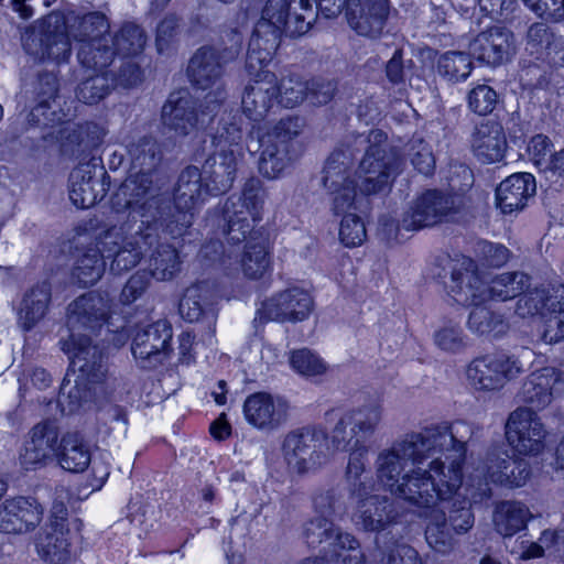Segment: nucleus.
<instances>
[{"label": "nucleus", "mask_w": 564, "mask_h": 564, "mask_svg": "<svg viewBox=\"0 0 564 564\" xmlns=\"http://www.w3.org/2000/svg\"><path fill=\"white\" fill-rule=\"evenodd\" d=\"M59 80L54 72H41L25 87L23 95L30 107L28 124L35 128H54L62 123L67 113L59 104Z\"/></svg>", "instance_id": "10"}, {"label": "nucleus", "mask_w": 564, "mask_h": 564, "mask_svg": "<svg viewBox=\"0 0 564 564\" xmlns=\"http://www.w3.org/2000/svg\"><path fill=\"white\" fill-rule=\"evenodd\" d=\"M51 299L52 286L47 281L36 283L24 293L18 311V321L24 330H31L45 317Z\"/></svg>", "instance_id": "37"}, {"label": "nucleus", "mask_w": 564, "mask_h": 564, "mask_svg": "<svg viewBox=\"0 0 564 564\" xmlns=\"http://www.w3.org/2000/svg\"><path fill=\"white\" fill-rule=\"evenodd\" d=\"M149 219L130 220L112 225L100 231L96 242L102 253L111 259L110 271L122 274L135 268L144 254L158 242V229Z\"/></svg>", "instance_id": "4"}, {"label": "nucleus", "mask_w": 564, "mask_h": 564, "mask_svg": "<svg viewBox=\"0 0 564 564\" xmlns=\"http://www.w3.org/2000/svg\"><path fill=\"white\" fill-rule=\"evenodd\" d=\"M110 43L116 54L134 56L143 51L147 43V35L139 25L128 22L111 36Z\"/></svg>", "instance_id": "57"}, {"label": "nucleus", "mask_w": 564, "mask_h": 564, "mask_svg": "<svg viewBox=\"0 0 564 564\" xmlns=\"http://www.w3.org/2000/svg\"><path fill=\"white\" fill-rule=\"evenodd\" d=\"M131 170L152 174L161 164L163 151L158 140L151 135H143L128 145Z\"/></svg>", "instance_id": "44"}, {"label": "nucleus", "mask_w": 564, "mask_h": 564, "mask_svg": "<svg viewBox=\"0 0 564 564\" xmlns=\"http://www.w3.org/2000/svg\"><path fill=\"white\" fill-rule=\"evenodd\" d=\"M347 147L355 149L356 156L365 152L358 167L359 189L365 195L378 194L389 188L401 171V159L389 147L384 131L373 129L365 134H350Z\"/></svg>", "instance_id": "5"}, {"label": "nucleus", "mask_w": 564, "mask_h": 564, "mask_svg": "<svg viewBox=\"0 0 564 564\" xmlns=\"http://www.w3.org/2000/svg\"><path fill=\"white\" fill-rule=\"evenodd\" d=\"M303 538L311 547L322 546L325 554L338 550L343 536L348 533L341 532L333 519L314 516L303 524Z\"/></svg>", "instance_id": "41"}, {"label": "nucleus", "mask_w": 564, "mask_h": 564, "mask_svg": "<svg viewBox=\"0 0 564 564\" xmlns=\"http://www.w3.org/2000/svg\"><path fill=\"white\" fill-rule=\"evenodd\" d=\"M389 15L388 0H348L346 17L348 24L357 34L379 37Z\"/></svg>", "instance_id": "30"}, {"label": "nucleus", "mask_w": 564, "mask_h": 564, "mask_svg": "<svg viewBox=\"0 0 564 564\" xmlns=\"http://www.w3.org/2000/svg\"><path fill=\"white\" fill-rule=\"evenodd\" d=\"M307 80L299 75L282 77L278 83L279 102L285 108H293L307 98Z\"/></svg>", "instance_id": "64"}, {"label": "nucleus", "mask_w": 564, "mask_h": 564, "mask_svg": "<svg viewBox=\"0 0 564 564\" xmlns=\"http://www.w3.org/2000/svg\"><path fill=\"white\" fill-rule=\"evenodd\" d=\"M452 531L445 512L434 513L425 529L426 542L435 552L448 554L456 545V539Z\"/></svg>", "instance_id": "54"}, {"label": "nucleus", "mask_w": 564, "mask_h": 564, "mask_svg": "<svg viewBox=\"0 0 564 564\" xmlns=\"http://www.w3.org/2000/svg\"><path fill=\"white\" fill-rule=\"evenodd\" d=\"M62 350L70 359V366L83 381L88 383L106 382L107 387L116 390L117 379L107 377L102 350L93 344L89 335L68 334V338L61 339Z\"/></svg>", "instance_id": "12"}, {"label": "nucleus", "mask_w": 564, "mask_h": 564, "mask_svg": "<svg viewBox=\"0 0 564 564\" xmlns=\"http://www.w3.org/2000/svg\"><path fill=\"white\" fill-rule=\"evenodd\" d=\"M484 469L491 482L510 488L523 486L531 473L525 459L510 456L501 447H494L487 453Z\"/></svg>", "instance_id": "31"}, {"label": "nucleus", "mask_w": 564, "mask_h": 564, "mask_svg": "<svg viewBox=\"0 0 564 564\" xmlns=\"http://www.w3.org/2000/svg\"><path fill=\"white\" fill-rule=\"evenodd\" d=\"M245 135L243 119L240 115H229L223 118L216 134L212 138V145L216 151L237 152L242 156L241 141Z\"/></svg>", "instance_id": "51"}, {"label": "nucleus", "mask_w": 564, "mask_h": 564, "mask_svg": "<svg viewBox=\"0 0 564 564\" xmlns=\"http://www.w3.org/2000/svg\"><path fill=\"white\" fill-rule=\"evenodd\" d=\"M59 432L51 421L35 424L23 443L19 462L23 469L35 470L56 457Z\"/></svg>", "instance_id": "23"}, {"label": "nucleus", "mask_w": 564, "mask_h": 564, "mask_svg": "<svg viewBox=\"0 0 564 564\" xmlns=\"http://www.w3.org/2000/svg\"><path fill=\"white\" fill-rule=\"evenodd\" d=\"M56 457L59 466L72 473L84 471L91 460L90 451L77 432H67L62 436Z\"/></svg>", "instance_id": "43"}, {"label": "nucleus", "mask_w": 564, "mask_h": 564, "mask_svg": "<svg viewBox=\"0 0 564 564\" xmlns=\"http://www.w3.org/2000/svg\"><path fill=\"white\" fill-rule=\"evenodd\" d=\"M262 148L259 159V172L267 178H276L294 160V151L262 137L259 140Z\"/></svg>", "instance_id": "46"}, {"label": "nucleus", "mask_w": 564, "mask_h": 564, "mask_svg": "<svg viewBox=\"0 0 564 564\" xmlns=\"http://www.w3.org/2000/svg\"><path fill=\"white\" fill-rule=\"evenodd\" d=\"M351 498L357 503L352 520L358 529L366 532H380L395 522L398 512L389 497L370 492L365 497Z\"/></svg>", "instance_id": "32"}, {"label": "nucleus", "mask_w": 564, "mask_h": 564, "mask_svg": "<svg viewBox=\"0 0 564 564\" xmlns=\"http://www.w3.org/2000/svg\"><path fill=\"white\" fill-rule=\"evenodd\" d=\"M350 134L334 149L325 161L322 184L332 199L334 214L347 212L355 207L356 185L352 178V169L356 161L355 149L347 147Z\"/></svg>", "instance_id": "8"}, {"label": "nucleus", "mask_w": 564, "mask_h": 564, "mask_svg": "<svg viewBox=\"0 0 564 564\" xmlns=\"http://www.w3.org/2000/svg\"><path fill=\"white\" fill-rule=\"evenodd\" d=\"M531 518L532 513L524 503L509 500L497 503L492 522L498 534L511 538L525 529Z\"/></svg>", "instance_id": "42"}, {"label": "nucleus", "mask_w": 564, "mask_h": 564, "mask_svg": "<svg viewBox=\"0 0 564 564\" xmlns=\"http://www.w3.org/2000/svg\"><path fill=\"white\" fill-rule=\"evenodd\" d=\"M420 435L430 457L437 452L452 451V457L465 460L466 443L473 436V429L464 421L453 424L443 422L424 427Z\"/></svg>", "instance_id": "26"}, {"label": "nucleus", "mask_w": 564, "mask_h": 564, "mask_svg": "<svg viewBox=\"0 0 564 564\" xmlns=\"http://www.w3.org/2000/svg\"><path fill=\"white\" fill-rule=\"evenodd\" d=\"M405 155L413 167L423 175H431L435 169V158L431 145L419 135L413 138L404 147Z\"/></svg>", "instance_id": "59"}, {"label": "nucleus", "mask_w": 564, "mask_h": 564, "mask_svg": "<svg viewBox=\"0 0 564 564\" xmlns=\"http://www.w3.org/2000/svg\"><path fill=\"white\" fill-rule=\"evenodd\" d=\"M544 329L542 339L555 344L564 339V286H561L550 300L549 311L543 315Z\"/></svg>", "instance_id": "55"}, {"label": "nucleus", "mask_w": 564, "mask_h": 564, "mask_svg": "<svg viewBox=\"0 0 564 564\" xmlns=\"http://www.w3.org/2000/svg\"><path fill=\"white\" fill-rule=\"evenodd\" d=\"M443 505L442 510L447 509V523L454 533L465 534L474 527L475 516L466 498H455Z\"/></svg>", "instance_id": "60"}, {"label": "nucleus", "mask_w": 564, "mask_h": 564, "mask_svg": "<svg viewBox=\"0 0 564 564\" xmlns=\"http://www.w3.org/2000/svg\"><path fill=\"white\" fill-rule=\"evenodd\" d=\"M240 263L245 276L251 280L261 279L271 265L268 241L263 238H251L245 246Z\"/></svg>", "instance_id": "48"}, {"label": "nucleus", "mask_w": 564, "mask_h": 564, "mask_svg": "<svg viewBox=\"0 0 564 564\" xmlns=\"http://www.w3.org/2000/svg\"><path fill=\"white\" fill-rule=\"evenodd\" d=\"M434 343L445 352L458 354L467 347V336L459 323L448 321L435 330Z\"/></svg>", "instance_id": "63"}, {"label": "nucleus", "mask_w": 564, "mask_h": 564, "mask_svg": "<svg viewBox=\"0 0 564 564\" xmlns=\"http://www.w3.org/2000/svg\"><path fill=\"white\" fill-rule=\"evenodd\" d=\"M70 35L61 14H50L37 28L22 35L24 51L39 61L66 62L72 53Z\"/></svg>", "instance_id": "11"}, {"label": "nucleus", "mask_w": 564, "mask_h": 564, "mask_svg": "<svg viewBox=\"0 0 564 564\" xmlns=\"http://www.w3.org/2000/svg\"><path fill=\"white\" fill-rule=\"evenodd\" d=\"M232 43L229 46L205 45L191 57L187 76L195 89L208 90L204 97L208 112H218L227 98L225 73L227 65L235 61L241 51V37L232 31Z\"/></svg>", "instance_id": "6"}, {"label": "nucleus", "mask_w": 564, "mask_h": 564, "mask_svg": "<svg viewBox=\"0 0 564 564\" xmlns=\"http://www.w3.org/2000/svg\"><path fill=\"white\" fill-rule=\"evenodd\" d=\"M509 444L521 455H538L544 448L545 430L534 411L518 408L506 424Z\"/></svg>", "instance_id": "21"}, {"label": "nucleus", "mask_w": 564, "mask_h": 564, "mask_svg": "<svg viewBox=\"0 0 564 564\" xmlns=\"http://www.w3.org/2000/svg\"><path fill=\"white\" fill-rule=\"evenodd\" d=\"M149 258V273L158 281H170L181 270V259L177 250L169 243L154 245Z\"/></svg>", "instance_id": "49"}, {"label": "nucleus", "mask_w": 564, "mask_h": 564, "mask_svg": "<svg viewBox=\"0 0 564 564\" xmlns=\"http://www.w3.org/2000/svg\"><path fill=\"white\" fill-rule=\"evenodd\" d=\"M516 51L514 34L505 26L489 28L469 43L470 54L490 66H499L510 61Z\"/></svg>", "instance_id": "27"}, {"label": "nucleus", "mask_w": 564, "mask_h": 564, "mask_svg": "<svg viewBox=\"0 0 564 564\" xmlns=\"http://www.w3.org/2000/svg\"><path fill=\"white\" fill-rule=\"evenodd\" d=\"M172 327L163 319L138 329L131 350L140 367L153 369L162 365L171 352Z\"/></svg>", "instance_id": "20"}, {"label": "nucleus", "mask_w": 564, "mask_h": 564, "mask_svg": "<svg viewBox=\"0 0 564 564\" xmlns=\"http://www.w3.org/2000/svg\"><path fill=\"white\" fill-rule=\"evenodd\" d=\"M203 99L199 105L187 91L170 94L161 111V121L165 129L176 137H187L213 120L218 112H206Z\"/></svg>", "instance_id": "13"}, {"label": "nucleus", "mask_w": 564, "mask_h": 564, "mask_svg": "<svg viewBox=\"0 0 564 564\" xmlns=\"http://www.w3.org/2000/svg\"><path fill=\"white\" fill-rule=\"evenodd\" d=\"M522 372L521 362L506 354L475 358L466 369L469 384L479 391H496Z\"/></svg>", "instance_id": "15"}, {"label": "nucleus", "mask_w": 564, "mask_h": 564, "mask_svg": "<svg viewBox=\"0 0 564 564\" xmlns=\"http://www.w3.org/2000/svg\"><path fill=\"white\" fill-rule=\"evenodd\" d=\"M470 55V53L455 51L445 53L437 62L440 75L451 82L465 80L473 69Z\"/></svg>", "instance_id": "58"}, {"label": "nucleus", "mask_w": 564, "mask_h": 564, "mask_svg": "<svg viewBox=\"0 0 564 564\" xmlns=\"http://www.w3.org/2000/svg\"><path fill=\"white\" fill-rule=\"evenodd\" d=\"M535 191V178L532 174H512L503 180L496 189L497 206L503 214L522 210Z\"/></svg>", "instance_id": "34"}, {"label": "nucleus", "mask_w": 564, "mask_h": 564, "mask_svg": "<svg viewBox=\"0 0 564 564\" xmlns=\"http://www.w3.org/2000/svg\"><path fill=\"white\" fill-rule=\"evenodd\" d=\"M110 41L111 36L108 34L97 41L80 44L77 52L79 64L88 69L104 72L117 55Z\"/></svg>", "instance_id": "52"}, {"label": "nucleus", "mask_w": 564, "mask_h": 564, "mask_svg": "<svg viewBox=\"0 0 564 564\" xmlns=\"http://www.w3.org/2000/svg\"><path fill=\"white\" fill-rule=\"evenodd\" d=\"M558 381L560 373L552 367L535 370L522 383L518 398L530 410H542L552 402L553 388Z\"/></svg>", "instance_id": "35"}, {"label": "nucleus", "mask_w": 564, "mask_h": 564, "mask_svg": "<svg viewBox=\"0 0 564 564\" xmlns=\"http://www.w3.org/2000/svg\"><path fill=\"white\" fill-rule=\"evenodd\" d=\"M358 200H355V207L343 212V219L339 228V239L346 247H356L364 242L367 236L366 227L360 216L356 214L358 210Z\"/></svg>", "instance_id": "62"}, {"label": "nucleus", "mask_w": 564, "mask_h": 564, "mask_svg": "<svg viewBox=\"0 0 564 564\" xmlns=\"http://www.w3.org/2000/svg\"><path fill=\"white\" fill-rule=\"evenodd\" d=\"M217 297V289L213 282H197L185 290L178 305L180 314L189 323L205 321L208 334L212 337L215 334L216 326L214 306Z\"/></svg>", "instance_id": "28"}, {"label": "nucleus", "mask_w": 564, "mask_h": 564, "mask_svg": "<svg viewBox=\"0 0 564 564\" xmlns=\"http://www.w3.org/2000/svg\"><path fill=\"white\" fill-rule=\"evenodd\" d=\"M290 404L279 395L268 392H254L243 403L246 421L260 431H274L289 417Z\"/></svg>", "instance_id": "25"}, {"label": "nucleus", "mask_w": 564, "mask_h": 564, "mask_svg": "<svg viewBox=\"0 0 564 564\" xmlns=\"http://www.w3.org/2000/svg\"><path fill=\"white\" fill-rule=\"evenodd\" d=\"M113 89L109 73L101 72L82 79L76 89V98L86 105H97L104 100Z\"/></svg>", "instance_id": "56"}, {"label": "nucleus", "mask_w": 564, "mask_h": 564, "mask_svg": "<svg viewBox=\"0 0 564 564\" xmlns=\"http://www.w3.org/2000/svg\"><path fill=\"white\" fill-rule=\"evenodd\" d=\"M335 424L329 431L330 446L349 451L346 481L350 497H365L372 491V480L365 476L369 447L366 442L380 429L384 417L382 401L375 399L356 408L332 413Z\"/></svg>", "instance_id": "1"}, {"label": "nucleus", "mask_w": 564, "mask_h": 564, "mask_svg": "<svg viewBox=\"0 0 564 564\" xmlns=\"http://www.w3.org/2000/svg\"><path fill=\"white\" fill-rule=\"evenodd\" d=\"M430 455L420 435V432L405 434L402 438L392 443L389 448L379 452L376 462V474L378 480L390 490V492L409 503H423L430 501L427 497H432V486L429 481H424L423 469L421 467L413 468L409 473H404L406 462L414 465L422 464Z\"/></svg>", "instance_id": "2"}, {"label": "nucleus", "mask_w": 564, "mask_h": 564, "mask_svg": "<svg viewBox=\"0 0 564 564\" xmlns=\"http://www.w3.org/2000/svg\"><path fill=\"white\" fill-rule=\"evenodd\" d=\"M293 0H267L257 22L248 46V65L259 68L263 63H270L276 52L282 34L299 37L306 34L317 20V11H304L306 15H296L289 23L286 17Z\"/></svg>", "instance_id": "3"}, {"label": "nucleus", "mask_w": 564, "mask_h": 564, "mask_svg": "<svg viewBox=\"0 0 564 564\" xmlns=\"http://www.w3.org/2000/svg\"><path fill=\"white\" fill-rule=\"evenodd\" d=\"M474 308L470 311L467 327L477 335L501 336L509 329V324L505 316L498 312L490 310L482 304H471Z\"/></svg>", "instance_id": "50"}, {"label": "nucleus", "mask_w": 564, "mask_h": 564, "mask_svg": "<svg viewBox=\"0 0 564 564\" xmlns=\"http://www.w3.org/2000/svg\"><path fill=\"white\" fill-rule=\"evenodd\" d=\"M454 210L451 196L430 189L419 196L412 206L403 214L399 229L419 230L441 223Z\"/></svg>", "instance_id": "24"}, {"label": "nucleus", "mask_w": 564, "mask_h": 564, "mask_svg": "<svg viewBox=\"0 0 564 564\" xmlns=\"http://www.w3.org/2000/svg\"><path fill=\"white\" fill-rule=\"evenodd\" d=\"M242 156L237 152L214 151L206 159L202 175L206 182V191L212 195H220L228 192L236 178L238 162Z\"/></svg>", "instance_id": "33"}, {"label": "nucleus", "mask_w": 564, "mask_h": 564, "mask_svg": "<svg viewBox=\"0 0 564 564\" xmlns=\"http://www.w3.org/2000/svg\"><path fill=\"white\" fill-rule=\"evenodd\" d=\"M325 440L324 431L310 426L286 434L282 453L289 467L301 474L321 464Z\"/></svg>", "instance_id": "18"}, {"label": "nucleus", "mask_w": 564, "mask_h": 564, "mask_svg": "<svg viewBox=\"0 0 564 564\" xmlns=\"http://www.w3.org/2000/svg\"><path fill=\"white\" fill-rule=\"evenodd\" d=\"M51 529L52 530L37 542V550L44 560L51 564H64L70 553L66 523L51 521Z\"/></svg>", "instance_id": "47"}, {"label": "nucleus", "mask_w": 564, "mask_h": 564, "mask_svg": "<svg viewBox=\"0 0 564 564\" xmlns=\"http://www.w3.org/2000/svg\"><path fill=\"white\" fill-rule=\"evenodd\" d=\"M104 187L88 164L74 169L69 175V199L79 208L94 206L104 196Z\"/></svg>", "instance_id": "40"}, {"label": "nucleus", "mask_w": 564, "mask_h": 564, "mask_svg": "<svg viewBox=\"0 0 564 564\" xmlns=\"http://www.w3.org/2000/svg\"><path fill=\"white\" fill-rule=\"evenodd\" d=\"M446 460H449L447 465L440 458H435L430 463L429 469H423L422 479L432 486V491L426 488L432 496L427 497L431 501H425L423 498V503H413V506L430 509L435 507L437 501L445 503L455 498H462L464 460L452 456H446Z\"/></svg>", "instance_id": "16"}, {"label": "nucleus", "mask_w": 564, "mask_h": 564, "mask_svg": "<svg viewBox=\"0 0 564 564\" xmlns=\"http://www.w3.org/2000/svg\"><path fill=\"white\" fill-rule=\"evenodd\" d=\"M473 150L482 163L501 161L507 150V139L501 123L496 120L481 122L473 134Z\"/></svg>", "instance_id": "36"}, {"label": "nucleus", "mask_w": 564, "mask_h": 564, "mask_svg": "<svg viewBox=\"0 0 564 564\" xmlns=\"http://www.w3.org/2000/svg\"><path fill=\"white\" fill-rule=\"evenodd\" d=\"M451 279L445 282L447 294L458 304H485V281L480 278L476 262L462 257L449 261Z\"/></svg>", "instance_id": "22"}, {"label": "nucleus", "mask_w": 564, "mask_h": 564, "mask_svg": "<svg viewBox=\"0 0 564 564\" xmlns=\"http://www.w3.org/2000/svg\"><path fill=\"white\" fill-rule=\"evenodd\" d=\"M43 507L35 498L14 497L0 506V531L22 534L34 530L42 521Z\"/></svg>", "instance_id": "29"}, {"label": "nucleus", "mask_w": 564, "mask_h": 564, "mask_svg": "<svg viewBox=\"0 0 564 564\" xmlns=\"http://www.w3.org/2000/svg\"><path fill=\"white\" fill-rule=\"evenodd\" d=\"M529 276L522 272H505L485 282L486 302L489 300L508 301L519 296L529 286Z\"/></svg>", "instance_id": "53"}, {"label": "nucleus", "mask_w": 564, "mask_h": 564, "mask_svg": "<svg viewBox=\"0 0 564 564\" xmlns=\"http://www.w3.org/2000/svg\"><path fill=\"white\" fill-rule=\"evenodd\" d=\"M304 127L305 120L303 118L288 116L280 119L263 137L294 151V140L302 133Z\"/></svg>", "instance_id": "61"}, {"label": "nucleus", "mask_w": 564, "mask_h": 564, "mask_svg": "<svg viewBox=\"0 0 564 564\" xmlns=\"http://www.w3.org/2000/svg\"><path fill=\"white\" fill-rule=\"evenodd\" d=\"M314 301L311 294L297 286L278 292L262 302L258 308L254 322H302L312 313Z\"/></svg>", "instance_id": "17"}, {"label": "nucleus", "mask_w": 564, "mask_h": 564, "mask_svg": "<svg viewBox=\"0 0 564 564\" xmlns=\"http://www.w3.org/2000/svg\"><path fill=\"white\" fill-rule=\"evenodd\" d=\"M268 64L263 63L253 69L246 58V69L251 82L245 88L241 104L246 116L253 121L264 119L278 99V80L273 73L265 69Z\"/></svg>", "instance_id": "19"}, {"label": "nucleus", "mask_w": 564, "mask_h": 564, "mask_svg": "<svg viewBox=\"0 0 564 564\" xmlns=\"http://www.w3.org/2000/svg\"><path fill=\"white\" fill-rule=\"evenodd\" d=\"M224 218L226 221L224 232L232 243L246 240L248 235L252 232L254 223L261 219V217H256L253 212L246 207L243 202L236 198L235 195L230 196L225 203Z\"/></svg>", "instance_id": "39"}, {"label": "nucleus", "mask_w": 564, "mask_h": 564, "mask_svg": "<svg viewBox=\"0 0 564 564\" xmlns=\"http://www.w3.org/2000/svg\"><path fill=\"white\" fill-rule=\"evenodd\" d=\"M150 173L133 171L116 194V204L130 209V220L149 219L164 230L165 215L171 214V202L158 194Z\"/></svg>", "instance_id": "7"}, {"label": "nucleus", "mask_w": 564, "mask_h": 564, "mask_svg": "<svg viewBox=\"0 0 564 564\" xmlns=\"http://www.w3.org/2000/svg\"><path fill=\"white\" fill-rule=\"evenodd\" d=\"M111 299L106 292L91 291L78 296L67 307L69 334L97 335L108 323Z\"/></svg>", "instance_id": "14"}, {"label": "nucleus", "mask_w": 564, "mask_h": 564, "mask_svg": "<svg viewBox=\"0 0 564 564\" xmlns=\"http://www.w3.org/2000/svg\"><path fill=\"white\" fill-rule=\"evenodd\" d=\"M101 247H87L77 256L72 275L83 286L97 283L105 273L106 262Z\"/></svg>", "instance_id": "45"}, {"label": "nucleus", "mask_w": 564, "mask_h": 564, "mask_svg": "<svg viewBox=\"0 0 564 564\" xmlns=\"http://www.w3.org/2000/svg\"><path fill=\"white\" fill-rule=\"evenodd\" d=\"M64 19L65 29L79 45L108 35L110 28L107 17L97 11L83 14L70 12Z\"/></svg>", "instance_id": "38"}, {"label": "nucleus", "mask_w": 564, "mask_h": 564, "mask_svg": "<svg viewBox=\"0 0 564 564\" xmlns=\"http://www.w3.org/2000/svg\"><path fill=\"white\" fill-rule=\"evenodd\" d=\"M208 194L202 171L193 165L185 167L177 180L171 214L165 215L164 230L173 238L183 236L193 224V210Z\"/></svg>", "instance_id": "9"}]
</instances>
